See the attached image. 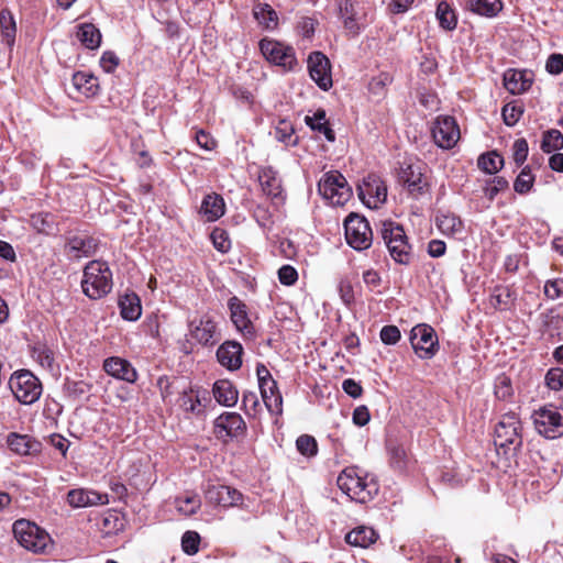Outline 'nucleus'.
Returning <instances> with one entry per match:
<instances>
[{
	"mask_svg": "<svg viewBox=\"0 0 563 563\" xmlns=\"http://www.w3.org/2000/svg\"><path fill=\"white\" fill-rule=\"evenodd\" d=\"M336 484L351 499L361 504L372 500L379 490L376 479L368 474H363L356 467H347L342 471L338 476Z\"/></svg>",
	"mask_w": 563,
	"mask_h": 563,
	"instance_id": "obj_1",
	"label": "nucleus"
},
{
	"mask_svg": "<svg viewBox=\"0 0 563 563\" xmlns=\"http://www.w3.org/2000/svg\"><path fill=\"white\" fill-rule=\"evenodd\" d=\"M113 286L112 272L107 262L93 260L84 268L82 292L92 300L107 296Z\"/></svg>",
	"mask_w": 563,
	"mask_h": 563,
	"instance_id": "obj_2",
	"label": "nucleus"
},
{
	"mask_svg": "<svg viewBox=\"0 0 563 563\" xmlns=\"http://www.w3.org/2000/svg\"><path fill=\"white\" fill-rule=\"evenodd\" d=\"M13 534L21 547L34 553L44 554L53 548L51 536L29 520H16L13 523Z\"/></svg>",
	"mask_w": 563,
	"mask_h": 563,
	"instance_id": "obj_3",
	"label": "nucleus"
},
{
	"mask_svg": "<svg viewBox=\"0 0 563 563\" xmlns=\"http://www.w3.org/2000/svg\"><path fill=\"white\" fill-rule=\"evenodd\" d=\"M379 233L391 258L398 264L408 265L412 253L404 228L394 221H384Z\"/></svg>",
	"mask_w": 563,
	"mask_h": 563,
	"instance_id": "obj_4",
	"label": "nucleus"
},
{
	"mask_svg": "<svg viewBox=\"0 0 563 563\" xmlns=\"http://www.w3.org/2000/svg\"><path fill=\"white\" fill-rule=\"evenodd\" d=\"M494 444L505 454L516 453L521 448V422L515 413L504 415L496 424Z\"/></svg>",
	"mask_w": 563,
	"mask_h": 563,
	"instance_id": "obj_5",
	"label": "nucleus"
},
{
	"mask_svg": "<svg viewBox=\"0 0 563 563\" xmlns=\"http://www.w3.org/2000/svg\"><path fill=\"white\" fill-rule=\"evenodd\" d=\"M9 387L22 405H33L43 391L40 379L27 369L14 372L9 379Z\"/></svg>",
	"mask_w": 563,
	"mask_h": 563,
	"instance_id": "obj_6",
	"label": "nucleus"
},
{
	"mask_svg": "<svg viewBox=\"0 0 563 563\" xmlns=\"http://www.w3.org/2000/svg\"><path fill=\"white\" fill-rule=\"evenodd\" d=\"M537 432L547 439L563 435V411L553 405H545L532 415Z\"/></svg>",
	"mask_w": 563,
	"mask_h": 563,
	"instance_id": "obj_7",
	"label": "nucleus"
},
{
	"mask_svg": "<svg viewBox=\"0 0 563 563\" xmlns=\"http://www.w3.org/2000/svg\"><path fill=\"white\" fill-rule=\"evenodd\" d=\"M320 195L333 205L342 206L351 197V188L345 177L334 170L325 173L318 183Z\"/></svg>",
	"mask_w": 563,
	"mask_h": 563,
	"instance_id": "obj_8",
	"label": "nucleus"
},
{
	"mask_svg": "<svg viewBox=\"0 0 563 563\" xmlns=\"http://www.w3.org/2000/svg\"><path fill=\"white\" fill-rule=\"evenodd\" d=\"M346 243L356 251L367 250L373 242V232L365 217L351 213L344 221Z\"/></svg>",
	"mask_w": 563,
	"mask_h": 563,
	"instance_id": "obj_9",
	"label": "nucleus"
},
{
	"mask_svg": "<svg viewBox=\"0 0 563 563\" xmlns=\"http://www.w3.org/2000/svg\"><path fill=\"white\" fill-rule=\"evenodd\" d=\"M260 49L266 60L286 71L294 70L297 66L295 49L279 41L265 37L260 42Z\"/></svg>",
	"mask_w": 563,
	"mask_h": 563,
	"instance_id": "obj_10",
	"label": "nucleus"
},
{
	"mask_svg": "<svg viewBox=\"0 0 563 563\" xmlns=\"http://www.w3.org/2000/svg\"><path fill=\"white\" fill-rule=\"evenodd\" d=\"M410 343L420 358L433 357L439 349L438 336L432 327L417 324L410 331Z\"/></svg>",
	"mask_w": 563,
	"mask_h": 563,
	"instance_id": "obj_11",
	"label": "nucleus"
},
{
	"mask_svg": "<svg viewBox=\"0 0 563 563\" xmlns=\"http://www.w3.org/2000/svg\"><path fill=\"white\" fill-rule=\"evenodd\" d=\"M431 132L434 143L443 150L454 147L461 135L455 119L450 115H439L433 123Z\"/></svg>",
	"mask_w": 563,
	"mask_h": 563,
	"instance_id": "obj_12",
	"label": "nucleus"
},
{
	"mask_svg": "<svg viewBox=\"0 0 563 563\" xmlns=\"http://www.w3.org/2000/svg\"><path fill=\"white\" fill-rule=\"evenodd\" d=\"M308 69L311 79L324 91L332 87L331 65L321 52H312L308 57Z\"/></svg>",
	"mask_w": 563,
	"mask_h": 563,
	"instance_id": "obj_13",
	"label": "nucleus"
},
{
	"mask_svg": "<svg viewBox=\"0 0 563 563\" xmlns=\"http://www.w3.org/2000/svg\"><path fill=\"white\" fill-rule=\"evenodd\" d=\"M399 181L407 188L409 194L419 198L428 191V181L424 179L420 165L404 163L400 167Z\"/></svg>",
	"mask_w": 563,
	"mask_h": 563,
	"instance_id": "obj_14",
	"label": "nucleus"
},
{
	"mask_svg": "<svg viewBox=\"0 0 563 563\" xmlns=\"http://www.w3.org/2000/svg\"><path fill=\"white\" fill-rule=\"evenodd\" d=\"M191 339L201 345H214L219 341L217 322L210 316H202L198 321L189 323Z\"/></svg>",
	"mask_w": 563,
	"mask_h": 563,
	"instance_id": "obj_15",
	"label": "nucleus"
},
{
	"mask_svg": "<svg viewBox=\"0 0 563 563\" xmlns=\"http://www.w3.org/2000/svg\"><path fill=\"white\" fill-rule=\"evenodd\" d=\"M228 308L230 310V319L235 329L245 338H252L255 333L254 325L249 318L246 305L236 296L228 300Z\"/></svg>",
	"mask_w": 563,
	"mask_h": 563,
	"instance_id": "obj_16",
	"label": "nucleus"
},
{
	"mask_svg": "<svg viewBox=\"0 0 563 563\" xmlns=\"http://www.w3.org/2000/svg\"><path fill=\"white\" fill-rule=\"evenodd\" d=\"M97 242L86 234L70 235L66 239L65 253L70 260H80L95 254Z\"/></svg>",
	"mask_w": 563,
	"mask_h": 563,
	"instance_id": "obj_17",
	"label": "nucleus"
},
{
	"mask_svg": "<svg viewBox=\"0 0 563 563\" xmlns=\"http://www.w3.org/2000/svg\"><path fill=\"white\" fill-rule=\"evenodd\" d=\"M206 498L210 504L221 507H233L242 503V494L225 485H211L206 490Z\"/></svg>",
	"mask_w": 563,
	"mask_h": 563,
	"instance_id": "obj_18",
	"label": "nucleus"
},
{
	"mask_svg": "<svg viewBox=\"0 0 563 563\" xmlns=\"http://www.w3.org/2000/svg\"><path fill=\"white\" fill-rule=\"evenodd\" d=\"M218 362L229 371H238L242 366L243 346L236 341H224L217 350Z\"/></svg>",
	"mask_w": 563,
	"mask_h": 563,
	"instance_id": "obj_19",
	"label": "nucleus"
},
{
	"mask_svg": "<svg viewBox=\"0 0 563 563\" xmlns=\"http://www.w3.org/2000/svg\"><path fill=\"white\" fill-rule=\"evenodd\" d=\"M214 429L219 435L236 438L244 434L246 424L241 415L224 412L214 420Z\"/></svg>",
	"mask_w": 563,
	"mask_h": 563,
	"instance_id": "obj_20",
	"label": "nucleus"
},
{
	"mask_svg": "<svg viewBox=\"0 0 563 563\" xmlns=\"http://www.w3.org/2000/svg\"><path fill=\"white\" fill-rule=\"evenodd\" d=\"M103 369L108 375L128 383H134L137 379V372L133 365L128 360L119 356L106 358Z\"/></svg>",
	"mask_w": 563,
	"mask_h": 563,
	"instance_id": "obj_21",
	"label": "nucleus"
},
{
	"mask_svg": "<svg viewBox=\"0 0 563 563\" xmlns=\"http://www.w3.org/2000/svg\"><path fill=\"white\" fill-rule=\"evenodd\" d=\"M7 444L12 452L19 455H35L42 450L41 442L27 434L16 432L8 434Z\"/></svg>",
	"mask_w": 563,
	"mask_h": 563,
	"instance_id": "obj_22",
	"label": "nucleus"
},
{
	"mask_svg": "<svg viewBox=\"0 0 563 563\" xmlns=\"http://www.w3.org/2000/svg\"><path fill=\"white\" fill-rule=\"evenodd\" d=\"M517 291L509 285H496L489 295V305L499 311H508L515 307Z\"/></svg>",
	"mask_w": 563,
	"mask_h": 563,
	"instance_id": "obj_23",
	"label": "nucleus"
},
{
	"mask_svg": "<svg viewBox=\"0 0 563 563\" xmlns=\"http://www.w3.org/2000/svg\"><path fill=\"white\" fill-rule=\"evenodd\" d=\"M258 181L263 192L271 199L284 200L282 180L272 167H262L258 172Z\"/></svg>",
	"mask_w": 563,
	"mask_h": 563,
	"instance_id": "obj_24",
	"label": "nucleus"
},
{
	"mask_svg": "<svg viewBox=\"0 0 563 563\" xmlns=\"http://www.w3.org/2000/svg\"><path fill=\"white\" fill-rule=\"evenodd\" d=\"M340 14L346 30L352 34H358V22L362 20L364 13L361 10L360 3L354 0H340L339 3Z\"/></svg>",
	"mask_w": 563,
	"mask_h": 563,
	"instance_id": "obj_25",
	"label": "nucleus"
},
{
	"mask_svg": "<svg viewBox=\"0 0 563 563\" xmlns=\"http://www.w3.org/2000/svg\"><path fill=\"white\" fill-rule=\"evenodd\" d=\"M262 399L267 410L273 415H280L283 411V397L275 380H266L260 386Z\"/></svg>",
	"mask_w": 563,
	"mask_h": 563,
	"instance_id": "obj_26",
	"label": "nucleus"
},
{
	"mask_svg": "<svg viewBox=\"0 0 563 563\" xmlns=\"http://www.w3.org/2000/svg\"><path fill=\"white\" fill-rule=\"evenodd\" d=\"M214 399L222 406L233 407L239 399V391L229 379H219L212 388Z\"/></svg>",
	"mask_w": 563,
	"mask_h": 563,
	"instance_id": "obj_27",
	"label": "nucleus"
},
{
	"mask_svg": "<svg viewBox=\"0 0 563 563\" xmlns=\"http://www.w3.org/2000/svg\"><path fill=\"white\" fill-rule=\"evenodd\" d=\"M225 203L223 198L218 194L206 195L200 206V213L206 217L207 221H217L224 214Z\"/></svg>",
	"mask_w": 563,
	"mask_h": 563,
	"instance_id": "obj_28",
	"label": "nucleus"
},
{
	"mask_svg": "<svg viewBox=\"0 0 563 563\" xmlns=\"http://www.w3.org/2000/svg\"><path fill=\"white\" fill-rule=\"evenodd\" d=\"M532 80L526 73L517 69H508L504 74V86L512 95H520L531 87Z\"/></svg>",
	"mask_w": 563,
	"mask_h": 563,
	"instance_id": "obj_29",
	"label": "nucleus"
},
{
	"mask_svg": "<svg viewBox=\"0 0 563 563\" xmlns=\"http://www.w3.org/2000/svg\"><path fill=\"white\" fill-rule=\"evenodd\" d=\"M121 317L128 321H136L142 314L140 297L134 294H125L119 299Z\"/></svg>",
	"mask_w": 563,
	"mask_h": 563,
	"instance_id": "obj_30",
	"label": "nucleus"
},
{
	"mask_svg": "<svg viewBox=\"0 0 563 563\" xmlns=\"http://www.w3.org/2000/svg\"><path fill=\"white\" fill-rule=\"evenodd\" d=\"M73 86L75 89L86 97H92L99 91L98 78L92 74L85 71H77L71 78Z\"/></svg>",
	"mask_w": 563,
	"mask_h": 563,
	"instance_id": "obj_31",
	"label": "nucleus"
},
{
	"mask_svg": "<svg viewBox=\"0 0 563 563\" xmlns=\"http://www.w3.org/2000/svg\"><path fill=\"white\" fill-rule=\"evenodd\" d=\"M76 36L88 49H96L101 44V33L92 23H81L77 26Z\"/></svg>",
	"mask_w": 563,
	"mask_h": 563,
	"instance_id": "obj_32",
	"label": "nucleus"
},
{
	"mask_svg": "<svg viewBox=\"0 0 563 563\" xmlns=\"http://www.w3.org/2000/svg\"><path fill=\"white\" fill-rule=\"evenodd\" d=\"M305 122L311 130L323 134L327 141H335V133L327 121L324 110L319 109L312 115H306Z\"/></svg>",
	"mask_w": 563,
	"mask_h": 563,
	"instance_id": "obj_33",
	"label": "nucleus"
},
{
	"mask_svg": "<svg viewBox=\"0 0 563 563\" xmlns=\"http://www.w3.org/2000/svg\"><path fill=\"white\" fill-rule=\"evenodd\" d=\"M30 223L41 234L55 235L58 233V225L55 217L49 212H38L31 216Z\"/></svg>",
	"mask_w": 563,
	"mask_h": 563,
	"instance_id": "obj_34",
	"label": "nucleus"
},
{
	"mask_svg": "<svg viewBox=\"0 0 563 563\" xmlns=\"http://www.w3.org/2000/svg\"><path fill=\"white\" fill-rule=\"evenodd\" d=\"M254 19L266 30H274L278 25L276 11L267 3H256L253 7Z\"/></svg>",
	"mask_w": 563,
	"mask_h": 563,
	"instance_id": "obj_35",
	"label": "nucleus"
},
{
	"mask_svg": "<svg viewBox=\"0 0 563 563\" xmlns=\"http://www.w3.org/2000/svg\"><path fill=\"white\" fill-rule=\"evenodd\" d=\"M387 451L390 467L398 473H404L409 464V457L405 448L396 442L390 441L388 442Z\"/></svg>",
	"mask_w": 563,
	"mask_h": 563,
	"instance_id": "obj_36",
	"label": "nucleus"
},
{
	"mask_svg": "<svg viewBox=\"0 0 563 563\" xmlns=\"http://www.w3.org/2000/svg\"><path fill=\"white\" fill-rule=\"evenodd\" d=\"M0 30L2 41L8 46H13L15 42L16 24L13 14L9 9H2L0 11Z\"/></svg>",
	"mask_w": 563,
	"mask_h": 563,
	"instance_id": "obj_37",
	"label": "nucleus"
},
{
	"mask_svg": "<svg viewBox=\"0 0 563 563\" xmlns=\"http://www.w3.org/2000/svg\"><path fill=\"white\" fill-rule=\"evenodd\" d=\"M470 10L478 15L493 18L503 9L500 0H468Z\"/></svg>",
	"mask_w": 563,
	"mask_h": 563,
	"instance_id": "obj_38",
	"label": "nucleus"
},
{
	"mask_svg": "<svg viewBox=\"0 0 563 563\" xmlns=\"http://www.w3.org/2000/svg\"><path fill=\"white\" fill-rule=\"evenodd\" d=\"M376 533L373 529L366 527H358L350 531L345 540L349 544L366 548L376 541Z\"/></svg>",
	"mask_w": 563,
	"mask_h": 563,
	"instance_id": "obj_39",
	"label": "nucleus"
},
{
	"mask_svg": "<svg viewBox=\"0 0 563 563\" xmlns=\"http://www.w3.org/2000/svg\"><path fill=\"white\" fill-rule=\"evenodd\" d=\"M179 407L185 412L201 415L203 412L198 391L192 388L184 389L178 399Z\"/></svg>",
	"mask_w": 563,
	"mask_h": 563,
	"instance_id": "obj_40",
	"label": "nucleus"
},
{
	"mask_svg": "<svg viewBox=\"0 0 563 563\" xmlns=\"http://www.w3.org/2000/svg\"><path fill=\"white\" fill-rule=\"evenodd\" d=\"M174 505L180 515L191 516L199 510L201 501L197 494H185L177 496Z\"/></svg>",
	"mask_w": 563,
	"mask_h": 563,
	"instance_id": "obj_41",
	"label": "nucleus"
},
{
	"mask_svg": "<svg viewBox=\"0 0 563 563\" xmlns=\"http://www.w3.org/2000/svg\"><path fill=\"white\" fill-rule=\"evenodd\" d=\"M435 15L442 29L452 31L456 27V14L446 1H440L438 3Z\"/></svg>",
	"mask_w": 563,
	"mask_h": 563,
	"instance_id": "obj_42",
	"label": "nucleus"
},
{
	"mask_svg": "<svg viewBox=\"0 0 563 563\" xmlns=\"http://www.w3.org/2000/svg\"><path fill=\"white\" fill-rule=\"evenodd\" d=\"M477 165L484 173L492 175L498 173L503 168L504 158L493 151L482 154L478 157Z\"/></svg>",
	"mask_w": 563,
	"mask_h": 563,
	"instance_id": "obj_43",
	"label": "nucleus"
},
{
	"mask_svg": "<svg viewBox=\"0 0 563 563\" xmlns=\"http://www.w3.org/2000/svg\"><path fill=\"white\" fill-rule=\"evenodd\" d=\"M563 148V134L556 129H550L543 133L541 150L544 153H553Z\"/></svg>",
	"mask_w": 563,
	"mask_h": 563,
	"instance_id": "obj_44",
	"label": "nucleus"
},
{
	"mask_svg": "<svg viewBox=\"0 0 563 563\" xmlns=\"http://www.w3.org/2000/svg\"><path fill=\"white\" fill-rule=\"evenodd\" d=\"M437 227L444 234H455L462 231L463 223L454 214H441L437 217Z\"/></svg>",
	"mask_w": 563,
	"mask_h": 563,
	"instance_id": "obj_45",
	"label": "nucleus"
},
{
	"mask_svg": "<svg viewBox=\"0 0 563 563\" xmlns=\"http://www.w3.org/2000/svg\"><path fill=\"white\" fill-rule=\"evenodd\" d=\"M200 534L197 531L188 530L181 537V550L187 555H194L199 551Z\"/></svg>",
	"mask_w": 563,
	"mask_h": 563,
	"instance_id": "obj_46",
	"label": "nucleus"
},
{
	"mask_svg": "<svg viewBox=\"0 0 563 563\" xmlns=\"http://www.w3.org/2000/svg\"><path fill=\"white\" fill-rule=\"evenodd\" d=\"M297 450L307 457H312L318 453L316 439L309 434H302L296 440Z\"/></svg>",
	"mask_w": 563,
	"mask_h": 563,
	"instance_id": "obj_47",
	"label": "nucleus"
},
{
	"mask_svg": "<svg viewBox=\"0 0 563 563\" xmlns=\"http://www.w3.org/2000/svg\"><path fill=\"white\" fill-rule=\"evenodd\" d=\"M534 181V177L529 167H525L517 176L514 183V189L520 195H525L530 191Z\"/></svg>",
	"mask_w": 563,
	"mask_h": 563,
	"instance_id": "obj_48",
	"label": "nucleus"
},
{
	"mask_svg": "<svg viewBox=\"0 0 563 563\" xmlns=\"http://www.w3.org/2000/svg\"><path fill=\"white\" fill-rule=\"evenodd\" d=\"M523 109L516 102L507 103L503 107L501 115L508 126H514L521 118Z\"/></svg>",
	"mask_w": 563,
	"mask_h": 563,
	"instance_id": "obj_49",
	"label": "nucleus"
},
{
	"mask_svg": "<svg viewBox=\"0 0 563 563\" xmlns=\"http://www.w3.org/2000/svg\"><path fill=\"white\" fill-rule=\"evenodd\" d=\"M507 188V179L500 176H496L486 183V186L484 188V195L489 201H493L500 191Z\"/></svg>",
	"mask_w": 563,
	"mask_h": 563,
	"instance_id": "obj_50",
	"label": "nucleus"
},
{
	"mask_svg": "<svg viewBox=\"0 0 563 563\" xmlns=\"http://www.w3.org/2000/svg\"><path fill=\"white\" fill-rule=\"evenodd\" d=\"M274 137L287 145L296 144V140H294V128L287 121H280L278 123L274 131Z\"/></svg>",
	"mask_w": 563,
	"mask_h": 563,
	"instance_id": "obj_51",
	"label": "nucleus"
},
{
	"mask_svg": "<svg viewBox=\"0 0 563 563\" xmlns=\"http://www.w3.org/2000/svg\"><path fill=\"white\" fill-rule=\"evenodd\" d=\"M242 406L249 417L255 418L261 411V404L254 391L243 393Z\"/></svg>",
	"mask_w": 563,
	"mask_h": 563,
	"instance_id": "obj_52",
	"label": "nucleus"
},
{
	"mask_svg": "<svg viewBox=\"0 0 563 563\" xmlns=\"http://www.w3.org/2000/svg\"><path fill=\"white\" fill-rule=\"evenodd\" d=\"M33 358L40 363V365L44 368H53L54 365V354L52 350L44 345H38L33 349L32 353Z\"/></svg>",
	"mask_w": 563,
	"mask_h": 563,
	"instance_id": "obj_53",
	"label": "nucleus"
},
{
	"mask_svg": "<svg viewBox=\"0 0 563 563\" xmlns=\"http://www.w3.org/2000/svg\"><path fill=\"white\" fill-rule=\"evenodd\" d=\"M213 246L222 252L225 253L231 249V241L229 239V234L225 230L216 228L210 235Z\"/></svg>",
	"mask_w": 563,
	"mask_h": 563,
	"instance_id": "obj_54",
	"label": "nucleus"
},
{
	"mask_svg": "<svg viewBox=\"0 0 563 563\" xmlns=\"http://www.w3.org/2000/svg\"><path fill=\"white\" fill-rule=\"evenodd\" d=\"M390 82L391 77L387 73H380L378 76L372 78L368 84V90L376 96H382L386 86Z\"/></svg>",
	"mask_w": 563,
	"mask_h": 563,
	"instance_id": "obj_55",
	"label": "nucleus"
},
{
	"mask_svg": "<svg viewBox=\"0 0 563 563\" xmlns=\"http://www.w3.org/2000/svg\"><path fill=\"white\" fill-rule=\"evenodd\" d=\"M563 294V279L555 278L547 280L544 284V295L551 299L555 300L560 298Z\"/></svg>",
	"mask_w": 563,
	"mask_h": 563,
	"instance_id": "obj_56",
	"label": "nucleus"
},
{
	"mask_svg": "<svg viewBox=\"0 0 563 563\" xmlns=\"http://www.w3.org/2000/svg\"><path fill=\"white\" fill-rule=\"evenodd\" d=\"M545 382L552 390L563 389V369L559 367L549 369L545 375Z\"/></svg>",
	"mask_w": 563,
	"mask_h": 563,
	"instance_id": "obj_57",
	"label": "nucleus"
},
{
	"mask_svg": "<svg viewBox=\"0 0 563 563\" xmlns=\"http://www.w3.org/2000/svg\"><path fill=\"white\" fill-rule=\"evenodd\" d=\"M514 151V161L517 165L523 164V162L527 159L528 156V142L526 139H518L515 141L512 145Z\"/></svg>",
	"mask_w": 563,
	"mask_h": 563,
	"instance_id": "obj_58",
	"label": "nucleus"
},
{
	"mask_svg": "<svg viewBox=\"0 0 563 563\" xmlns=\"http://www.w3.org/2000/svg\"><path fill=\"white\" fill-rule=\"evenodd\" d=\"M85 499L87 507L101 506L109 504V496L104 493L85 488Z\"/></svg>",
	"mask_w": 563,
	"mask_h": 563,
	"instance_id": "obj_59",
	"label": "nucleus"
},
{
	"mask_svg": "<svg viewBox=\"0 0 563 563\" xmlns=\"http://www.w3.org/2000/svg\"><path fill=\"white\" fill-rule=\"evenodd\" d=\"M278 279L285 286L294 285L298 279V273L291 265H283L278 269Z\"/></svg>",
	"mask_w": 563,
	"mask_h": 563,
	"instance_id": "obj_60",
	"label": "nucleus"
},
{
	"mask_svg": "<svg viewBox=\"0 0 563 563\" xmlns=\"http://www.w3.org/2000/svg\"><path fill=\"white\" fill-rule=\"evenodd\" d=\"M383 343L393 345L400 340V331L396 325H385L379 333Z\"/></svg>",
	"mask_w": 563,
	"mask_h": 563,
	"instance_id": "obj_61",
	"label": "nucleus"
},
{
	"mask_svg": "<svg viewBox=\"0 0 563 563\" xmlns=\"http://www.w3.org/2000/svg\"><path fill=\"white\" fill-rule=\"evenodd\" d=\"M366 192L375 198L376 203L384 202L387 198V188L382 181L366 184Z\"/></svg>",
	"mask_w": 563,
	"mask_h": 563,
	"instance_id": "obj_62",
	"label": "nucleus"
},
{
	"mask_svg": "<svg viewBox=\"0 0 563 563\" xmlns=\"http://www.w3.org/2000/svg\"><path fill=\"white\" fill-rule=\"evenodd\" d=\"M119 65V57L111 51L103 52L101 58H100V66L101 68L108 73L111 74L115 70V68Z\"/></svg>",
	"mask_w": 563,
	"mask_h": 563,
	"instance_id": "obj_63",
	"label": "nucleus"
},
{
	"mask_svg": "<svg viewBox=\"0 0 563 563\" xmlns=\"http://www.w3.org/2000/svg\"><path fill=\"white\" fill-rule=\"evenodd\" d=\"M545 69L552 75H559L563 71V54L554 53L548 57Z\"/></svg>",
	"mask_w": 563,
	"mask_h": 563,
	"instance_id": "obj_64",
	"label": "nucleus"
}]
</instances>
